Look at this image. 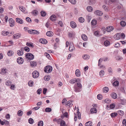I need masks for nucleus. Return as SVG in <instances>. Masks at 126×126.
<instances>
[{
    "mask_svg": "<svg viewBox=\"0 0 126 126\" xmlns=\"http://www.w3.org/2000/svg\"><path fill=\"white\" fill-rule=\"evenodd\" d=\"M52 70V67L50 65H47L46 66L44 69L45 72L47 73L51 72Z\"/></svg>",
    "mask_w": 126,
    "mask_h": 126,
    "instance_id": "obj_1",
    "label": "nucleus"
},
{
    "mask_svg": "<svg viewBox=\"0 0 126 126\" xmlns=\"http://www.w3.org/2000/svg\"><path fill=\"white\" fill-rule=\"evenodd\" d=\"M25 57L26 58L29 60H32L34 58L33 55L30 53H27L25 54Z\"/></svg>",
    "mask_w": 126,
    "mask_h": 126,
    "instance_id": "obj_2",
    "label": "nucleus"
},
{
    "mask_svg": "<svg viewBox=\"0 0 126 126\" xmlns=\"http://www.w3.org/2000/svg\"><path fill=\"white\" fill-rule=\"evenodd\" d=\"M32 75L34 78H37L39 76V73L37 71H35L32 73Z\"/></svg>",
    "mask_w": 126,
    "mask_h": 126,
    "instance_id": "obj_3",
    "label": "nucleus"
},
{
    "mask_svg": "<svg viewBox=\"0 0 126 126\" xmlns=\"http://www.w3.org/2000/svg\"><path fill=\"white\" fill-rule=\"evenodd\" d=\"M8 21L10 27H12L14 26V21L13 19H9Z\"/></svg>",
    "mask_w": 126,
    "mask_h": 126,
    "instance_id": "obj_4",
    "label": "nucleus"
},
{
    "mask_svg": "<svg viewBox=\"0 0 126 126\" xmlns=\"http://www.w3.org/2000/svg\"><path fill=\"white\" fill-rule=\"evenodd\" d=\"M80 79H77L76 78H74L71 79L69 81V82L71 84H73L76 82H78L80 81Z\"/></svg>",
    "mask_w": 126,
    "mask_h": 126,
    "instance_id": "obj_5",
    "label": "nucleus"
},
{
    "mask_svg": "<svg viewBox=\"0 0 126 126\" xmlns=\"http://www.w3.org/2000/svg\"><path fill=\"white\" fill-rule=\"evenodd\" d=\"M94 14L97 16H101L103 15V13L101 11L99 10H96L94 12Z\"/></svg>",
    "mask_w": 126,
    "mask_h": 126,
    "instance_id": "obj_6",
    "label": "nucleus"
},
{
    "mask_svg": "<svg viewBox=\"0 0 126 126\" xmlns=\"http://www.w3.org/2000/svg\"><path fill=\"white\" fill-rule=\"evenodd\" d=\"M24 61L23 59L21 57L18 58L17 60V62L19 64H21L23 63Z\"/></svg>",
    "mask_w": 126,
    "mask_h": 126,
    "instance_id": "obj_7",
    "label": "nucleus"
},
{
    "mask_svg": "<svg viewBox=\"0 0 126 126\" xmlns=\"http://www.w3.org/2000/svg\"><path fill=\"white\" fill-rule=\"evenodd\" d=\"M74 90L76 92L78 93L81 91L82 89L80 88L79 87H77L76 86H74Z\"/></svg>",
    "mask_w": 126,
    "mask_h": 126,
    "instance_id": "obj_8",
    "label": "nucleus"
},
{
    "mask_svg": "<svg viewBox=\"0 0 126 126\" xmlns=\"http://www.w3.org/2000/svg\"><path fill=\"white\" fill-rule=\"evenodd\" d=\"M16 21L18 23L20 24H22L23 23V21L22 19L18 18H17L16 19Z\"/></svg>",
    "mask_w": 126,
    "mask_h": 126,
    "instance_id": "obj_9",
    "label": "nucleus"
},
{
    "mask_svg": "<svg viewBox=\"0 0 126 126\" xmlns=\"http://www.w3.org/2000/svg\"><path fill=\"white\" fill-rule=\"evenodd\" d=\"M75 49V47L72 43H70V44L69 50L70 51H72Z\"/></svg>",
    "mask_w": 126,
    "mask_h": 126,
    "instance_id": "obj_10",
    "label": "nucleus"
},
{
    "mask_svg": "<svg viewBox=\"0 0 126 126\" xmlns=\"http://www.w3.org/2000/svg\"><path fill=\"white\" fill-rule=\"evenodd\" d=\"M12 33L11 32L10 33V34H9V32H6L5 31H2L1 33L2 35L4 36L7 35L9 34L8 35L9 36H10L11 35V34Z\"/></svg>",
    "mask_w": 126,
    "mask_h": 126,
    "instance_id": "obj_11",
    "label": "nucleus"
},
{
    "mask_svg": "<svg viewBox=\"0 0 126 126\" xmlns=\"http://www.w3.org/2000/svg\"><path fill=\"white\" fill-rule=\"evenodd\" d=\"M39 42L43 44H46L47 42V41L45 39L41 38L39 40Z\"/></svg>",
    "mask_w": 126,
    "mask_h": 126,
    "instance_id": "obj_12",
    "label": "nucleus"
},
{
    "mask_svg": "<svg viewBox=\"0 0 126 126\" xmlns=\"http://www.w3.org/2000/svg\"><path fill=\"white\" fill-rule=\"evenodd\" d=\"M113 29V27L110 26L107 27L106 31L108 32H110Z\"/></svg>",
    "mask_w": 126,
    "mask_h": 126,
    "instance_id": "obj_13",
    "label": "nucleus"
},
{
    "mask_svg": "<svg viewBox=\"0 0 126 126\" xmlns=\"http://www.w3.org/2000/svg\"><path fill=\"white\" fill-rule=\"evenodd\" d=\"M17 54L19 56L22 55L23 54V49L21 48L20 50H18L17 51Z\"/></svg>",
    "mask_w": 126,
    "mask_h": 126,
    "instance_id": "obj_14",
    "label": "nucleus"
},
{
    "mask_svg": "<svg viewBox=\"0 0 126 126\" xmlns=\"http://www.w3.org/2000/svg\"><path fill=\"white\" fill-rule=\"evenodd\" d=\"M70 25L73 28H75L77 26L75 22L73 21H71L70 23Z\"/></svg>",
    "mask_w": 126,
    "mask_h": 126,
    "instance_id": "obj_15",
    "label": "nucleus"
},
{
    "mask_svg": "<svg viewBox=\"0 0 126 126\" xmlns=\"http://www.w3.org/2000/svg\"><path fill=\"white\" fill-rule=\"evenodd\" d=\"M30 64L32 67H34L37 65V64L35 62L31 61L30 62Z\"/></svg>",
    "mask_w": 126,
    "mask_h": 126,
    "instance_id": "obj_16",
    "label": "nucleus"
},
{
    "mask_svg": "<svg viewBox=\"0 0 126 126\" xmlns=\"http://www.w3.org/2000/svg\"><path fill=\"white\" fill-rule=\"evenodd\" d=\"M46 34L47 36L51 37L53 35V33L51 31H48L47 32Z\"/></svg>",
    "mask_w": 126,
    "mask_h": 126,
    "instance_id": "obj_17",
    "label": "nucleus"
},
{
    "mask_svg": "<svg viewBox=\"0 0 126 126\" xmlns=\"http://www.w3.org/2000/svg\"><path fill=\"white\" fill-rule=\"evenodd\" d=\"M90 111L92 113H96L97 112V110L95 108H93L90 110Z\"/></svg>",
    "mask_w": 126,
    "mask_h": 126,
    "instance_id": "obj_18",
    "label": "nucleus"
},
{
    "mask_svg": "<svg viewBox=\"0 0 126 126\" xmlns=\"http://www.w3.org/2000/svg\"><path fill=\"white\" fill-rule=\"evenodd\" d=\"M75 74L76 76L78 77H79L80 76V72L79 69H77L76 70Z\"/></svg>",
    "mask_w": 126,
    "mask_h": 126,
    "instance_id": "obj_19",
    "label": "nucleus"
},
{
    "mask_svg": "<svg viewBox=\"0 0 126 126\" xmlns=\"http://www.w3.org/2000/svg\"><path fill=\"white\" fill-rule=\"evenodd\" d=\"M56 16L54 15H51L50 17V18L52 21H54L56 19Z\"/></svg>",
    "mask_w": 126,
    "mask_h": 126,
    "instance_id": "obj_20",
    "label": "nucleus"
},
{
    "mask_svg": "<svg viewBox=\"0 0 126 126\" xmlns=\"http://www.w3.org/2000/svg\"><path fill=\"white\" fill-rule=\"evenodd\" d=\"M81 37L82 39L84 41L87 40V36L85 34H83L82 35Z\"/></svg>",
    "mask_w": 126,
    "mask_h": 126,
    "instance_id": "obj_21",
    "label": "nucleus"
},
{
    "mask_svg": "<svg viewBox=\"0 0 126 126\" xmlns=\"http://www.w3.org/2000/svg\"><path fill=\"white\" fill-rule=\"evenodd\" d=\"M115 38L116 39L119 40L120 39V33H118L114 35Z\"/></svg>",
    "mask_w": 126,
    "mask_h": 126,
    "instance_id": "obj_22",
    "label": "nucleus"
},
{
    "mask_svg": "<svg viewBox=\"0 0 126 126\" xmlns=\"http://www.w3.org/2000/svg\"><path fill=\"white\" fill-rule=\"evenodd\" d=\"M21 35L20 33H17L15 34L14 35V38H18L21 37Z\"/></svg>",
    "mask_w": 126,
    "mask_h": 126,
    "instance_id": "obj_23",
    "label": "nucleus"
},
{
    "mask_svg": "<svg viewBox=\"0 0 126 126\" xmlns=\"http://www.w3.org/2000/svg\"><path fill=\"white\" fill-rule=\"evenodd\" d=\"M87 10L89 12H92L93 10V8L91 6H88L87 8Z\"/></svg>",
    "mask_w": 126,
    "mask_h": 126,
    "instance_id": "obj_24",
    "label": "nucleus"
},
{
    "mask_svg": "<svg viewBox=\"0 0 126 126\" xmlns=\"http://www.w3.org/2000/svg\"><path fill=\"white\" fill-rule=\"evenodd\" d=\"M19 7L20 10H21L23 13H25V9L24 7L21 6H19Z\"/></svg>",
    "mask_w": 126,
    "mask_h": 126,
    "instance_id": "obj_25",
    "label": "nucleus"
},
{
    "mask_svg": "<svg viewBox=\"0 0 126 126\" xmlns=\"http://www.w3.org/2000/svg\"><path fill=\"white\" fill-rule=\"evenodd\" d=\"M75 33L74 32H71L68 33L69 36L70 37H72L74 36L75 35Z\"/></svg>",
    "mask_w": 126,
    "mask_h": 126,
    "instance_id": "obj_26",
    "label": "nucleus"
},
{
    "mask_svg": "<svg viewBox=\"0 0 126 126\" xmlns=\"http://www.w3.org/2000/svg\"><path fill=\"white\" fill-rule=\"evenodd\" d=\"M92 124V123L91 121L87 122L85 124V126H91Z\"/></svg>",
    "mask_w": 126,
    "mask_h": 126,
    "instance_id": "obj_27",
    "label": "nucleus"
},
{
    "mask_svg": "<svg viewBox=\"0 0 126 126\" xmlns=\"http://www.w3.org/2000/svg\"><path fill=\"white\" fill-rule=\"evenodd\" d=\"M8 55L9 56H11L14 54V52L12 50H9L7 52Z\"/></svg>",
    "mask_w": 126,
    "mask_h": 126,
    "instance_id": "obj_28",
    "label": "nucleus"
},
{
    "mask_svg": "<svg viewBox=\"0 0 126 126\" xmlns=\"http://www.w3.org/2000/svg\"><path fill=\"white\" fill-rule=\"evenodd\" d=\"M103 90L104 92L106 93L108 91L109 89L107 87H105L103 88Z\"/></svg>",
    "mask_w": 126,
    "mask_h": 126,
    "instance_id": "obj_29",
    "label": "nucleus"
},
{
    "mask_svg": "<svg viewBox=\"0 0 126 126\" xmlns=\"http://www.w3.org/2000/svg\"><path fill=\"white\" fill-rule=\"evenodd\" d=\"M78 20L79 21L80 23H83L84 21V18L82 17H79Z\"/></svg>",
    "mask_w": 126,
    "mask_h": 126,
    "instance_id": "obj_30",
    "label": "nucleus"
},
{
    "mask_svg": "<svg viewBox=\"0 0 126 126\" xmlns=\"http://www.w3.org/2000/svg\"><path fill=\"white\" fill-rule=\"evenodd\" d=\"M111 96L114 99L116 98L117 97L116 94L114 93H112L111 95Z\"/></svg>",
    "mask_w": 126,
    "mask_h": 126,
    "instance_id": "obj_31",
    "label": "nucleus"
},
{
    "mask_svg": "<svg viewBox=\"0 0 126 126\" xmlns=\"http://www.w3.org/2000/svg\"><path fill=\"white\" fill-rule=\"evenodd\" d=\"M120 24L121 26L122 27H124L126 25V23L124 21H121L120 23Z\"/></svg>",
    "mask_w": 126,
    "mask_h": 126,
    "instance_id": "obj_32",
    "label": "nucleus"
},
{
    "mask_svg": "<svg viewBox=\"0 0 126 126\" xmlns=\"http://www.w3.org/2000/svg\"><path fill=\"white\" fill-rule=\"evenodd\" d=\"M119 84V83L118 81H114L113 83V85L115 86H118Z\"/></svg>",
    "mask_w": 126,
    "mask_h": 126,
    "instance_id": "obj_33",
    "label": "nucleus"
},
{
    "mask_svg": "<svg viewBox=\"0 0 126 126\" xmlns=\"http://www.w3.org/2000/svg\"><path fill=\"white\" fill-rule=\"evenodd\" d=\"M97 23V21L96 20L93 19L91 22V24L93 25H96Z\"/></svg>",
    "mask_w": 126,
    "mask_h": 126,
    "instance_id": "obj_34",
    "label": "nucleus"
},
{
    "mask_svg": "<svg viewBox=\"0 0 126 126\" xmlns=\"http://www.w3.org/2000/svg\"><path fill=\"white\" fill-rule=\"evenodd\" d=\"M41 16H45L46 15V13L45 11H42L40 12Z\"/></svg>",
    "mask_w": 126,
    "mask_h": 126,
    "instance_id": "obj_35",
    "label": "nucleus"
},
{
    "mask_svg": "<svg viewBox=\"0 0 126 126\" xmlns=\"http://www.w3.org/2000/svg\"><path fill=\"white\" fill-rule=\"evenodd\" d=\"M33 82L32 81V80H30L28 82V85L29 86L32 87L33 86Z\"/></svg>",
    "mask_w": 126,
    "mask_h": 126,
    "instance_id": "obj_36",
    "label": "nucleus"
},
{
    "mask_svg": "<svg viewBox=\"0 0 126 126\" xmlns=\"http://www.w3.org/2000/svg\"><path fill=\"white\" fill-rule=\"evenodd\" d=\"M110 42L108 40L105 41L104 43V45L106 46H108L110 44Z\"/></svg>",
    "mask_w": 126,
    "mask_h": 126,
    "instance_id": "obj_37",
    "label": "nucleus"
},
{
    "mask_svg": "<svg viewBox=\"0 0 126 126\" xmlns=\"http://www.w3.org/2000/svg\"><path fill=\"white\" fill-rule=\"evenodd\" d=\"M117 115V113L116 112L112 113L110 114L112 118L115 117Z\"/></svg>",
    "mask_w": 126,
    "mask_h": 126,
    "instance_id": "obj_38",
    "label": "nucleus"
},
{
    "mask_svg": "<svg viewBox=\"0 0 126 126\" xmlns=\"http://www.w3.org/2000/svg\"><path fill=\"white\" fill-rule=\"evenodd\" d=\"M78 110L77 111V114L78 115V119H81V114L80 113V112L79 111V109H78Z\"/></svg>",
    "mask_w": 126,
    "mask_h": 126,
    "instance_id": "obj_39",
    "label": "nucleus"
},
{
    "mask_svg": "<svg viewBox=\"0 0 126 126\" xmlns=\"http://www.w3.org/2000/svg\"><path fill=\"white\" fill-rule=\"evenodd\" d=\"M43 123L42 121H39L38 124V126H43Z\"/></svg>",
    "mask_w": 126,
    "mask_h": 126,
    "instance_id": "obj_40",
    "label": "nucleus"
},
{
    "mask_svg": "<svg viewBox=\"0 0 126 126\" xmlns=\"http://www.w3.org/2000/svg\"><path fill=\"white\" fill-rule=\"evenodd\" d=\"M17 114L19 116H21L23 114V112L21 110H19L17 112Z\"/></svg>",
    "mask_w": 126,
    "mask_h": 126,
    "instance_id": "obj_41",
    "label": "nucleus"
},
{
    "mask_svg": "<svg viewBox=\"0 0 126 126\" xmlns=\"http://www.w3.org/2000/svg\"><path fill=\"white\" fill-rule=\"evenodd\" d=\"M60 125L61 126H65L66 125L65 122L63 120L61 121V122Z\"/></svg>",
    "mask_w": 126,
    "mask_h": 126,
    "instance_id": "obj_42",
    "label": "nucleus"
},
{
    "mask_svg": "<svg viewBox=\"0 0 126 126\" xmlns=\"http://www.w3.org/2000/svg\"><path fill=\"white\" fill-rule=\"evenodd\" d=\"M45 111L46 112H49L51 111V109L49 108H47L45 109Z\"/></svg>",
    "mask_w": 126,
    "mask_h": 126,
    "instance_id": "obj_43",
    "label": "nucleus"
},
{
    "mask_svg": "<svg viewBox=\"0 0 126 126\" xmlns=\"http://www.w3.org/2000/svg\"><path fill=\"white\" fill-rule=\"evenodd\" d=\"M90 57L87 55L85 54L82 57L84 59H87L89 58Z\"/></svg>",
    "mask_w": 126,
    "mask_h": 126,
    "instance_id": "obj_44",
    "label": "nucleus"
},
{
    "mask_svg": "<svg viewBox=\"0 0 126 126\" xmlns=\"http://www.w3.org/2000/svg\"><path fill=\"white\" fill-rule=\"evenodd\" d=\"M104 74V72L103 70H101L99 72V75L101 77L103 76Z\"/></svg>",
    "mask_w": 126,
    "mask_h": 126,
    "instance_id": "obj_45",
    "label": "nucleus"
},
{
    "mask_svg": "<svg viewBox=\"0 0 126 126\" xmlns=\"http://www.w3.org/2000/svg\"><path fill=\"white\" fill-rule=\"evenodd\" d=\"M28 121L29 123L31 124H32L33 123V120L32 118H30L28 120Z\"/></svg>",
    "mask_w": 126,
    "mask_h": 126,
    "instance_id": "obj_46",
    "label": "nucleus"
},
{
    "mask_svg": "<svg viewBox=\"0 0 126 126\" xmlns=\"http://www.w3.org/2000/svg\"><path fill=\"white\" fill-rule=\"evenodd\" d=\"M33 34H39V32L36 30H33Z\"/></svg>",
    "mask_w": 126,
    "mask_h": 126,
    "instance_id": "obj_47",
    "label": "nucleus"
},
{
    "mask_svg": "<svg viewBox=\"0 0 126 126\" xmlns=\"http://www.w3.org/2000/svg\"><path fill=\"white\" fill-rule=\"evenodd\" d=\"M73 104L72 103H67L65 104V106H68L69 107H72Z\"/></svg>",
    "mask_w": 126,
    "mask_h": 126,
    "instance_id": "obj_48",
    "label": "nucleus"
},
{
    "mask_svg": "<svg viewBox=\"0 0 126 126\" xmlns=\"http://www.w3.org/2000/svg\"><path fill=\"white\" fill-rule=\"evenodd\" d=\"M120 38L124 39L125 37V35L124 33H122L120 34Z\"/></svg>",
    "mask_w": 126,
    "mask_h": 126,
    "instance_id": "obj_49",
    "label": "nucleus"
},
{
    "mask_svg": "<svg viewBox=\"0 0 126 126\" xmlns=\"http://www.w3.org/2000/svg\"><path fill=\"white\" fill-rule=\"evenodd\" d=\"M115 104L114 103L112 104L110 106V109H113L115 107Z\"/></svg>",
    "mask_w": 126,
    "mask_h": 126,
    "instance_id": "obj_50",
    "label": "nucleus"
},
{
    "mask_svg": "<svg viewBox=\"0 0 126 126\" xmlns=\"http://www.w3.org/2000/svg\"><path fill=\"white\" fill-rule=\"evenodd\" d=\"M42 89L41 88L39 89L37 91V94H40L42 92Z\"/></svg>",
    "mask_w": 126,
    "mask_h": 126,
    "instance_id": "obj_51",
    "label": "nucleus"
},
{
    "mask_svg": "<svg viewBox=\"0 0 126 126\" xmlns=\"http://www.w3.org/2000/svg\"><path fill=\"white\" fill-rule=\"evenodd\" d=\"M32 14L36 16L37 14L38 11L36 10L33 11L32 12Z\"/></svg>",
    "mask_w": 126,
    "mask_h": 126,
    "instance_id": "obj_52",
    "label": "nucleus"
},
{
    "mask_svg": "<svg viewBox=\"0 0 126 126\" xmlns=\"http://www.w3.org/2000/svg\"><path fill=\"white\" fill-rule=\"evenodd\" d=\"M70 2L72 4H76V0H69Z\"/></svg>",
    "mask_w": 126,
    "mask_h": 126,
    "instance_id": "obj_53",
    "label": "nucleus"
},
{
    "mask_svg": "<svg viewBox=\"0 0 126 126\" xmlns=\"http://www.w3.org/2000/svg\"><path fill=\"white\" fill-rule=\"evenodd\" d=\"M118 113L121 116H122L124 114V112L121 110H119L118 111Z\"/></svg>",
    "mask_w": 126,
    "mask_h": 126,
    "instance_id": "obj_54",
    "label": "nucleus"
},
{
    "mask_svg": "<svg viewBox=\"0 0 126 126\" xmlns=\"http://www.w3.org/2000/svg\"><path fill=\"white\" fill-rule=\"evenodd\" d=\"M12 82L11 81H8L6 82L5 83L6 85L8 86H10Z\"/></svg>",
    "mask_w": 126,
    "mask_h": 126,
    "instance_id": "obj_55",
    "label": "nucleus"
},
{
    "mask_svg": "<svg viewBox=\"0 0 126 126\" xmlns=\"http://www.w3.org/2000/svg\"><path fill=\"white\" fill-rule=\"evenodd\" d=\"M77 87H79L80 88L82 89V85L80 83H77Z\"/></svg>",
    "mask_w": 126,
    "mask_h": 126,
    "instance_id": "obj_56",
    "label": "nucleus"
},
{
    "mask_svg": "<svg viewBox=\"0 0 126 126\" xmlns=\"http://www.w3.org/2000/svg\"><path fill=\"white\" fill-rule=\"evenodd\" d=\"M102 95H101L100 94H99L97 96V98L101 100L102 99Z\"/></svg>",
    "mask_w": 126,
    "mask_h": 126,
    "instance_id": "obj_57",
    "label": "nucleus"
},
{
    "mask_svg": "<svg viewBox=\"0 0 126 126\" xmlns=\"http://www.w3.org/2000/svg\"><path fill=\"white\" fill-rule=\"evenodd\" d=\"M63 115L66 118L68 117V113L67 112H66L63 113Z\"/></svg>",
    "mask_w": 126,
    "mask_h": 126,
    "instance_id": "obj_58",
    "label": "nucleus"
},
{
    "mask_svg": "<svg viewBox=\"0 0 126 126\" xmlns=\"http://www.w3.org/2000/svg\"><path fill=\"white\" fill-rule=\"evenodd\" d=\"M47 91V89L46 88H44L43 90V93L44 94H46Z\"/></svg>",
    "mask_w": 126,
    "mask_h": 126,
    "instance_id": "obj_59",
    "label": "nucleus"
},
{
    "mask_svg": "<svg viewBox=\"0 0 126 126\" xmlns=\"http://www.w3.org/2000/svg\"><path fill=\"white\" fill-rule=\"evenodd\" d=\"M26 20L29 22H31V18L29 17H27L26 18Z\"/></svg>",
    "mask_w": 126,
    "mask_h": 126,
    "instance_id": "obj_60",
    "label": "nucleus"
},
{
    "mask_svg": "<svg viewBox=\"0 0 126 126\" xmlns=\"http://www.w3.org/2000/svg\"><path fill=\"white\" fill-rule=\"evenodd\" d=\"M24 50L27 52H29L30 51V49L29 48L27 47H25L24 48Z\"/></svg>",
    "mask_w": 126,
    "mask_h": 126,
    "instance_id": "obj_61",
    "label": "nucleus"
},
{
    "mask_svg": "<svg viewBox=\"0 0 126 126\" xmlns=\"http://www.w3.org/2000/svg\"><path fill=\"white\" fill-rule=\"evenodd\" d=\"M89 1L91 4H94L95 3L96 1L95 0H90Z\"/></svg>",
    "mask_w": 126,
    "mask_h": 126,
    "instance_id": "obj_62",
    "label": "nucleus"
},
{
    "mask_svg": "<svg viewBox=\"0 0 126 126\" xmlns=\"http://www.w3.org/2000/svg\"><path fill=\"white\" fill-rule=\"evenodd\" d=\"M111 101V100L109 98H106L105 100V102H110Z\"/></svg>",
    "mask_w": 126,
    "mask_h": 126,
    "instance_id": "obj_63",
    "label": "nucleus"
},
{
    "mask_svg": "<svg viewBox=\"0 0 126 126\" xmlns=\"http://www.w3.org/2000/svg\"><path fill=\"white\" fill-rule=\"evenodd\" d=\"M60 120L59 119H58L56 118H55L54 119L53 121L54 122H57V123H58Z\"/></svg>",
    "mask_w": 126,
    "mask_h": 126,
    "instance_id": "obj_64",
    "label": "nucleus"
}]
</instances>
